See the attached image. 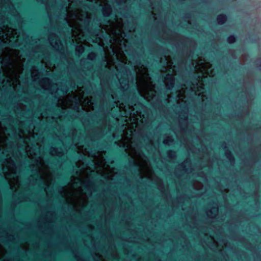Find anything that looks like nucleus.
I'll use <instances>...</instances> for the list:
<instances>
[{"label": "nucleus", "instance_id": "obj_1", "mask_svg": "<svg viewBox=\"0 0 261 261\" xmlns=\"http://www.w3.org/2000/svg\"><path fill=\"white\" fill-rule=\"evenodd\" d=\"M164 82L168 89L172 88L174 84L173 76L172 74H168L165 79Z\"/></svg>", "mask_w": 261, "mask_h": 261}, {"label": "nucleus", "instance_id": "obj_2", "mask_svg": "<svg viewBox=\"0 0 261 261\" xmlns=\"http://www.w3.org/2000/svg\"><path fill=\"white\" fill-rule=\"evenodd\" d=\"M226 20V17L224 15H219L217 17V21L219 24L224 23Z\"/></svg>", "mask_w": 261, "mask_h": 261}, {"label": "nucleus", "instance_id": "obj_3", "mask_svg": "<svg viewBox=\"0 0 261 261\" xmlns=\"http://www.w3.org/2000/svg\"><path fill=\"white\" fill-rule=\"evenodd\" d=\"M111 12V9L109 7H105L102 9V13L105 16H109Z\"/></svg>", "mask_w": 261, "mask_h": 261}, {"label": "nucleus", "instance_id": "obj_4", "mask_svg": "<svg viewBox=\"0 0 261 261\" xmlns=\"http://www.w3.org/2000/svg\"><path fill=\"white\" fill-rule=\"evenodd\" d=\"M165 144L170 145L173 142V139L171 137H167L163 141Z\"/></svg>", "mask_w": 261, "mask_h": 261}, {"label": "nucleus", "instance_id": "obj_5", "mask_svg": "<svg viewBox=\"0 0 261 261\" xmlns=\"http://www.w3.org/2000/svg\"><path fill=\"white\" fill-rule=\"evenodd\" d=\"M84 50V48L82 45L77 46L76 47V51L80 54H82Z\"/></svg>", "mask_w": 261, "mask_h": 261}, {"label": "nucleus", "instance_id": "obj_6", "mask_svg": "<svg viewBox=\"0 0 261 261\" xmlns=\"http://www.w3.org/2000/svg\"><path fill=\"white\" fill-rule=\"evenodd\" d=\"M227 41L229 43H232L233 42H235L236 41V38L234 37V36H230L228 38H227Z\"/></svg>", "mask_w": 261, "mask_h": 261}, {"label": "nucleus", "instance_id": "obj_7", "mask_svg": "<svg viewBox=\"0 0 261 261\" xmlns=\"http://www.w3.org/2000/svg\"><path fill=\"white\" fill-rule=\"evenodd\" d=\"M94 56V54L91 53L88 55V58L90 59H93V57Z\"/></svg>", "mask_w": 261, "mask_h": 261}, {"label": "nucleus", "instance_id": "obj_8", "mask_svg": "<svg viewBox=\"0 0 261 261\" xmlns=\"http://www.w3.org/2000/svg\"><path fill=\"white\" fill-rule=\"evenodd\" d=\"M207 72H208V71ZM207 74H208L210 76H211V75L209 74V73H207Z\"/></svg>", "mask_w": 261, "mask_h": 261}, {"label": "nucleus", "instance_id": "obj_9", "mask_svg": "<svg viewBox=\"0 0 261 261\" xmlns=\"http://www.w3.org/2000/svg\"><path fill=\"white\" fill-rule=\"evenodd\" d=\"M53 43L51 42H50V44H51V45H53V44H52Z\"/></svg>", "mask_w": 261, "mask_h": 261}, {"label": "nucleus", "instance_id": "obj_10", "mask_svg": "<svg viewBox=\"0 0 261 261\" xmlns=\"http://www.w3.org/2000/svg\"><path fill=\"white\" fill-rule=\"evenodd\" d=\"M53 43L51 42H50V44H51V45H53V44H52Z\"/></svg>", "mask_w": 261, "mask_h": 261}]
</instances>
